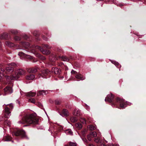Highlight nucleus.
Masks as SVG:
<instances>
[{"label":"nucleus","instance_id":"17","mask_svg":"<svg viewBox=\"0 0 146 146\" xmlns=\"http://www.w3.org/2000/svg\"><path fill=\"white\" fill-rule=\"evenodd\" d=\"M35 77V76L33 74H30L26 76V79L29 80H33Z\"/></svg>","mask_w":146,"mask_h":146},{"label":"nucleus","instance_id":"38","mask_svg":"<svg viewBox=\"0 0 146 146\" xmlns=\"http://www.w3.org/2000/svg\"><path fill=\"white\" fill-rule=\"evenodd\" d=\"M94 141L98 143L99 142L100 139L98 137L95 138L94 139Z\"/></svg>","mask_w":146,"mask_h":146},{"label":"nucleus","instance_id":"30","mask_svg":"<svg viewBox=\"0 0 146 146\" xmlns=\"http://www.w3.org/2000/svg\"><path fill=\"white\" fill-rule=\"evenodd\" d=\"M76 127L78 129H80L82 127V125L79 123H78L76 125Z\"/></svg>","mask_w":146,"mask_h":146},{"label":"nucleus","instance_id":"28","mask_svg":"<svg viewBox=\"0 0 146 146\" xmlns=\"http://www.w3.org/2000/svg\"><path fill=\"white\" fill-rule=\"evenodd\" d=\"M69 145L70 146H76L77 144L75 142H70L69 143Z\"/></svg>","mask_w":146,"mask_h":146},{"label":"nucleus","instance_id":"31","mask_svg":"<svg viewBox=\"0 0 146 146\" xmlns=\"http://www.w3.org/2000/svg\"><path fill=\"white\" fill-rule=\"evenodd\" d=\"M80 120V122L83 124H86V121L84 118H81Z\"/></svg>","mask_w":146,"mask_h":146},{"label":"nucleus","instance_id":"44","mask_svg":"<svg viewBox=\"0 0 146 146\" xmlns=\"http://www.w3.org/2000/svg\"><path fill=\"white\" fill-rule=\"evenodd\" d=\"M82 139L83 141L84 142H86L87 141V140H86V139L84 138H82Z\"/></svg>","mask_w":146,"mask_h":146},{"label":"nucleus","instance_id":"4","mask_svg":"<svg viewBox=\"0 0 146 146\" xmlns=\"http://www.w3.org/2000/svg\"><path fill=\"white\" fill-rule=\"evenodd\" d=\"M130 105L129 103H128L127 102H125L124 100L119 98H117L116 99V102L115 104V105L119 104L120 107L122 108H124L126 106V104Z\"/></svg>","mask_w":146,"mask_h":146},{"label":"nucleus","instance_id":"37","mask_svg":"<svg viewBox=\"0 0 146 146\" xmlns=\"http://www.w3.org/2000/svg\"><path fill=\"white\" fill-rule=\"evenodd\" d=\"M111 62L113 64H114L116 66H118L119 65V63L117 62H116V61H112Z\"/></svg>","mask_w":146,"mask_h":146},{"label":"nucleus","instance_id":"21","mask_svg":"<svg viewBox=\"0 0 146 146\" xmlns=\"http://www.w3.org/2000/svg\"><path fill=\"white\" fill-rule=\"evenodd\" d=\"M62 113L64 116H67L69 114L68 110L66 109H63L62 111Z\"/></svg>","mask_w":146,"mask_h":146},{"label":"nucleus","instance_id":"43","mask_svg":"<svg viewBox=\"0 0 146 146\" xmlns=\"http://www.w3.org/2000/svg\"><path fill=\"white\" fill-rule=\"evenodd\" d=\"M85 106H86V109H87L88 110L90 109L89 106L86 104H85Z\"/></svg>","mask_w":146,"mask_h":146},{"label":"nucleus","instance_id":"26","mask_svg":"<svg viewBox=\"0 0 146 146\" xmlns=\"http://www.w3.org/2000/svg\"><path fill=\"white\" fill-rule=\"evenodd\" d=\"M60 58L62 60L64 61H68L69 60V59L66 56H62L60 57Z\"/></svg>","mask_w":146,"mask_h":146},{"label":"nucleus","instance_id":"25","mask_svg":"<svg viewBox=\"0 0 146 146\" xmlns=\"http://www.w3.org/2000/svg\"><path fill=\"white\" fill-rule=\"evenodd\" d=\"M78 119L76 117H72L70 118L71 121L73 123L77 121Z\"/></svg>","mask_w":146,"mask_h":146},{"label":"nucleus","instance_id":"10","mask_svg":"<svg viewBox=\"0 0 146 146\" xmlns=\"http://www.w3.org/2000/svg\"><path fill=\"white\" fill-rule=\"evenodd\" d=\"M114 98L113 96L111 94L108 95L107 97L105 100V101H108L110 102H112V100Z\"/></svg>","mask_w":146,"mask_h":146},{"label":"nucleus","instance_id":"48","mask_svg":"<svg viewBox=\"0 0 146 146\" xmlns=\"http://www.w3.org/2000/svg\"><path fill=\"white\" fill-rule=\"evenodd\" d=\"M92 136H90V138H91V139H92Z\"/></svg>","mask_w":146,"mask_h":146},{"label":"nucleus","instance_id":"39","mask_svg":"<svg viewBox=\"0 0 146 146\" xmlns=\"http://www.w3.org/2000/svg\"><path fill=\"white\" fill-rule=\"evenodd\" d=\"M11 33L13 34H16L18 33V32L16 30H13L11 31Z\"/></svg>","mask_w":146,"mask_h":146},{"label":"nucleus","instance_id":"1","mask_svg":"<svg viewBox=\"0 0 146 146\" xmlns=\"http://www.w3.org/2000/svg\"><path fill=\"white\" fill-rule=\"evenodd\" d=\"M38 119H36L34 115L31 114L29 116L23 117L21 121H19L20 123L29 124H33L34 125L38 123Z\"/></svg>","mask_w":146,"mask_h":146},{"label":"nucleus","instance_id":"16","mask_svg":"<svg viewBox=\"0 0 146 146\" xmlns=\"http://www.w3.org/2000/svg\"><path fill=\"white\" fill-rule=\"evenodd\" d=\"M22 46L26 48H28L30 46V44L28 42H23L22 43Z\"/></svg>","mask_w":146,"mask_h":146},{"label":"nucleus","instance_id":"24","mask_svg":"<svg viewBox=\"0 0 146 146\" xmlns=\"http://www.w3.org/2000/svg\"><path fill=\"white\" fill-rule=\"evenodd\" d=\"M65 133L68 135H72L73 132L72 130L70 129H68L65 131Z\"/></svg>","mask_w":146,"mask_h":146},{"label":"nucleus","instance_id":"3","mask_svg":"<svg viewBox=\"0 0 146 146\" xmlns=\"http://www.w3.org/2000/svg\"><path fill=\"white\" fill-rule=\"evenodd\" d=\"M16 66V64L14 63H12L9 64V66L6 68L5 70H4L2 68H0V80L2 78V76L5 75V74H7L9 73H11L13 70V68Z\"/></svg>","mask_w":146,"mask_h":146},{"label":"nucleus","instance_id":"47","mask_svg":"<svg viewBox=\"0 0 146 146\" xmlns=\"http://www.w3.org/2000/svg\"><path fill=\"white\" fill-rule=\"evenodd\" d=\"M38 76V77H39L40 78V74H39Z\"/></svg>","mask_w":146,"mask_h":146},{"label":"nucleus","instance_id":"7","mask_svg":"<svg viewBox=\"0 0 146 146\" xmlns=\"http://www.w3.org/2000/svg\"><path fill=\"white\" fill-rule=\"evenodd\" d=\"M23 52H20L18 54V55L20 56L21 59H22L23 58H25L29 59H31L33 58L32 57L26 54L25 53L27 52V51L25 50H23Z\"/></svg>","mask_w":146,"mask_h":146},{"label":"nucleus","instance_id":"40","mask_svg":"<svg viewBox=\"0 0 146 146\" xmlns=\"http://www.w3.org/2000/svg\"><path fill=\"white\" fill-rule=\"evenodd\" d=\"M14 39L15 40H20V38L17 36H15L14 38Z\"/></svg>","mask_w":146,"mask_h":146},{"label":"nucleus","instance_id":"9","mask_svg":"<svg viewBox=\"0 0 146 146\" xmlns=\"http://www.w3.org/2000/svg\"><path fill=\"white\" fill-rule=\"evenodd\" d=\"M36 47V48H38L44 54L47 55L49 54L50 53V52L49 50H44L43 48H41L40 46H37Z\"/></svg>","mask_w":146,"mask_h":146},{"label":"nucleus","instance_id":"6","mask_svg":"<svg viewBox=\"0 0 146 146\" xmlns=\"http://www.w3.org/2000/svg\"><path fill=\"white\" fill-rule=\"evenodd\" d=\"M8 105H9L10 108H9L8 107H6L5 109V117L7 118H9L11 115L10 110L11 109H12L13 108V106L12 104H7L6 105L7 106Z\"/></svg>","mask_w":146,"mask_h":146},{"label":"nucleus","instance_id":"45","mask_svg":"<svg viewBox=\"0 0 146 146\" xmlns=\"http://www.w3.org/2000/svg\"><path fill=\"white\" fill-rule=\"evenodd\" d=\"M63 65V64H62V63L61 64H59V65L60 66H62V65Z\"/></svg>","mask_w":146,"mask_h":146},{"label":"nucleus","instance_id":"23","mask_svg":"<svg viewBox=\"0 0 146 146\" xmlns=\"http://www.w3.org/2000/svg\"><path fill=\"white\" fill-rule=\"evenodd\" d=\"M73 114L75 116H78L80 114V112L79 110H75L73 113Z\"/></svg>","mask_w":146,"mask_h":146},{"label":"nucleus","instance_id":"33","mask_svg":"<svg viewBox=\"0 0 146 146\" xmlns=\"http://www.w3.org/2000/svg\"><path fill=\"white\" fill-rule=\"evenodd\" d=\"M29 102L33 103H35V100L34 98H31L29 99Z\"/></svg>","mask_w":146,"mask_h":146},{"label":"nucleus","instance_id":"18","mask_svg":"<svg viewBox=\"0 0 146 146\" xmlns=\"http://www.w3.org/2000/svg\"><path fill=\"white\" fill-rule=\"evenodd\" d=\"M75 77L77 79H78V80H82L85 79V78L81 74H77L76 76Z\"/></svg>","mask_w":146,"mask_h":146},{"label":"nucleus","instance_id":"22","mask_svg":"<svg viewBox=\"0 0 146 146\" xmlns=\"http://www.w3.org/2000/svg\"><path fill=\"white\" fill-rule=\"evenodd\" d=\"M7 35L6 33H4L0 35V39H6L7 38Z\"/></svg>","mask_w":146,"mask_h":146},{"label":"nucleus","instance_id":"36","mask_svg":"<svg viewBox=\"0 0 146 146\" xmlns=\"http://www.w3.org/2000/svg\"><path fill=\"white\" fill-rule=\"evenodd\" d=\"M55 104L58 105L60 104L61 103V101L60 100H57L55 101Z\"/></svg>","mask_w":146,"mask_h":146},{"label":"nucleus","instance_id":"29","mask_svg":"<svg viewBox=\"0 0 146 146\" xmlns=\"http://www.w3.org/2000/svg\"><path fill=\"white\" fill-rule=\"evenodd\" d=\"M4 124L5 125H7L9 126H10L11 124V122L8 120H5L4 122Z\"/></svg>","mask_w":146,"mask_h":146},{"label":"nucleus","instance_id":"49","mask_svg":"<svg viewBox=\"0 0 146 146\" xmlns=\"http://www.w3.org/2000/svg\"><path fill=\"white\" fill-rule=\"evenodd\" d=\"M1 95V94H0V96Z\"/></svg>","mask_w":146,"mask_h":146},{"label":"nucleus","instance_id":"8","mask_svg":"<svg viewBox=\"0 0 146 146\" xmlns=\"http://www.w3.org/2000/svg\"><path fill=\"white\" fill-rule=\"evenodd\" d=\"M13 91L11 87L7 86L4 89V92L5 93L4 95L11 94L12 93Z\"/></svg>","mask_w":146,"mask_h":146},{"label":"nucleus","instance_id":"15","mask_svg":"<svg viewBox=\"0 0 146 146\" xmlns=\"http://www.w3.org/2000/svg\"><path fill=\"white\" fill-rule=\"evenodd\" d=\"M52 70H53V71L55 74L58 75H59L60 74L61 72V71L60 70H59L57 68H52Z\"/></svg>","mask_w":146,"mask_h":146},{"label":"nucleus","instance_id":"13","mask_svg":"<svg viewBox=\"0 0 146 146\" xmlns=\"http://www.w3.org/2000/svg\"><path fill=\"white\" fill-rule=\"evenodd\" d=\"M50 72L48 69H46L42 71V74L41 75L42 77L44 78V76H46L47 74Z\"/></svg>","mask_w":146,"mask_h":146},{"label":"nucleus","instance_id":"2","mask_svg":"<svg viewBox=\"0 0 146 146\" xmlns=\"http://www.w3.org/2000/svg\"><path fill=\"white\" fill-rule=\"evenodd\" d=\"M25 73V70L22 69H19L14 73L12 74L10 76H5V78L8 82H9L11 80H17L19 78L20 76L24 75Z\"/></svg>","mask_w":146,"mask_h":146},{"label":"nucleus","instance_id":"11","mask_svg":"<svg viewBox=\"0 0 146 146\" xmlns=\"http://www.w3.org/2000/svg\"><path fill=\"white\" fill-rule=\"evenodd\" d=\"M97 134L96 132H92L90 133L87 135V139L88 140L90 141L91 140V138H90V137L92 136V137H95L97 136Z\"/></svg>","mask_w":146,"mask_h":146},{"label":"nucleus","instance_id":"34","mask_svg":"<svg viewBox=\"0 0 146 146\" xmlns=\"http://www.w3.org/2000/svg\"><path fill=\"white\" fill-rule=\"evenodd\" d=\"M89 128L90 130L92 131L96 129V128L94 126L92 125H90Z\"/></svg>","mask_w":146,"mask_h":146},{"label":"nucleus","instance_id":"46","mask_svg":"<svg viewBox=\"0 0 146 146\" xmlns=\"http://www.w3.org/2000/svg\"><path fill=\"white\" fill-rule=\"evenodd\" d=\"M43 39L45 40H47V38H45V37H43Z\"/></svg>","mask_w":146,"mask_h":146},{"label":"nucleus","instance_id":"35","mask_svg":"<svg viewBox=\"0 0 146 146\" xmlns=\"http://www.w3.org/2000/svg\"><path fill=\"white\" fill-rule=\"evenodd\" d=\"M43 47L45 48H46L47 49H49L51 48V47L49 46L46 44H44L43 45Z\"/></svg>","mask_w":146,"mask_h":146},{"label":"nucleus","instance_id":"32","mask_svg":"<svg viewBox=\"0 0 146 146\" xmlns=\"http://www.w3.org/2000/svg\"><path fill=\"white\" fill-rule=\"evenodd\" d=\"M38 56L39 58L42 60H44L46 59L45 57L41 55L40 54H38Z\"/></svg>","mask_w":146,"mask_h":146},{"label":"nucleus","instance_id":"20","mask_svg":"<svg viewBox=\"0 0 146 146\" xmlns=\"http://www.w3.org/2000/svg\"><path fill=\"white\" fill-rule=\"evenodd\" d=\"M48 93L47 92L44 90H40L38 92V96L39 95H44Z\"/></svg>","mask_w":146,"mask_h":146},{"label":"nucleus","instance_id":"42","mask_svg":"<svg viewBox=\"0 0 146 146\" xmlns=\"http://www.w3.org/2000/svg\"><path fill=\"white\" fill-rule=\"evenodd\" d=\"M76 72V71H75L73 70H72L71 71V73L72 74H75Z\"/></svg>","mask_w":146,"mask_h":146},{"label":"nucleus","instance_id":"12","mask_svg":"<svg viewBox=\"0 0 146 146\" xmlns=\"http://www.w3.org/2000/svg\"><path fill=\"white\" fill-rule=\"evenodd\" d=\"M38 68L37 67H35V68H32L29 69L28 70V72L29 73H35L37 72L38 69Z\"/></svg>","mask_w":146,"mask_h":146},{"label":"nucleus","instance_id":"5","mask_svg":"<svg viewBox=\"0 0 146 146\" xmlns=\"http://www.w3.org/2000/svg\"><path fill=\"white\" fill-rule=\"evenodd\" d=\"M13 135L18 136L20 135L23 138L28 139V138L26 135L25 133L23 130H18L17 131L13 133L12 134Z\"/></svg>","mask_w":146,"mask_h":146},{"label":"nucleus","instance_id":"14","mask_svg":"<svg viewBox=\"0 0 146 146\" xmlns=\"http://www.w3.org/2000/svg\"><path fill=\"white\" fill-rule=\"evenodd\" d=\"M36 94V92H33L32 91H31L28 92L27 94V95L28 97H32L35 96Z\"/></svg>","mask_w":146,"mask_h":146},{"label":"nucleus","instance_id":"27","mask_svg":"<svg viewBox=\"0 0 146 146\" xmlns=\"http://www.w3.org/2000/svg\"><path fill=\"white\" fill-rule=\"evenodd\" d=\"M6 44L9 47H12L14 46V44L12 43L9 42H6Z\"/></svg>","mask_w":146,"mask_h":146},{"label":"nucleus","instance_id":"41","mask_svg":"<svg viewBox=\"0 0 146 146\" xmlns=\"http://www.w3.org/2000/svg\"><path fill=\"white\" fill-rule=\"evenodd\" d=\"M33 34L35 36H37V35H38L37 31H34V33H33Z\"/></svg>","mask_w":146,"mask_h":146},{"label":"nucleus","instance_id":"19","mask_svg":"<svg viewBox=\"0 0 146 146\" xmlns=\"http://www.w3.org/2000/svg\"><path fill=\"white\" fill-rule=\"evenodd\" d=\"M12 139V137L9 135H7L5 136L3 139V141H10Z\"/></svg>","mask_w":146,"mask_h":146}]
</instances>
